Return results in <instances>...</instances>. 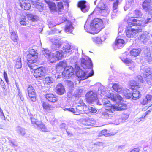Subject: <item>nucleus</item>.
Instances as JSON below:
<instances>
[{
  "mask_svg": "<svg viewBox=\"0 0 152 152\" xmlns=\"http://www.w3.org/2000/svg\"><path fill=\"white\" fill-rule=\"evenodd\" d=\"M81 65L84 69H88L87 70L83 71L79 67L76 65L75 67V72L77 77L80 79V80H83L93 76L94 72L91 68L92 66L91 61L86 56H83L81 60Z\"/></svg>",
  "mask_w": 152,
  "mask_h": 152,
  "instance_id": "obj_1",
  "label": "nucleus"
},
{
  "mask_svg": "<svg viewBox=\"0 0 152 152\" xmlns=\"http://www.w3.org/2000/svg\"><path fill=\"white\" fill-rule=\"evenodd\" d=\"M104 88V86H101L99 89V92H100L102 94L101 96L104 95L105 97L107 98L108 99L110 100L115 104L114 105H112V107L115 109V111L126 109L127 105L125 103L123 102L122 100V98L120 95L118 94L114 95V93H110L107 94H106Z\"/></svg>",
  "mask_w": 152,
  "mask_h": 152,
  "instance_id": "obj_2",
  "label": "nucleus"
},
{
  "mask_svg": "<svg viewBox=\"0 0 152 152\" xmlns=\"http://www.w3.org/2000/svg\"><path fill=\"white\" fill-rule=\"evenodd\" d=\"M107 98H104L102 100L105 110L101 109L99 111L101 117L103 118H108L111 116V114L115 112V108L112 107V104L109 102Z\"/></svg>",
  "mask_w": 152,
  "mask_h": 152,
  "instance_id": "obj_3",
  "label": "nucleus"
},
{
  "mask_svg": "<svg viewBox=\"0 0 152 152\" xmlns=\"http://www.w3.org/2000/svg\"><path fill=\"white\" fill-rule=\"evenodd\" d=\"M87 21L86 23L84 28L88 32L97 33L99 31L103 28V22L102 20L98 18L94 19L90 24V27L87 28Z\"/></svg>",
  "mask_w": 152,
  "mask_h": 152,
  "instance_id": "obj_4",
  "label": "nucleus"
},
{
  "mask_svg": "<svg viewBox=\"0 0 152 152\" xmlns=\"http://www.w3.org/2000/svg\"><path fill=\"white\" fill-rule=\"evenodd\" d=\"M110 12L107 6L104 3V0H101L97 6L96 7L92 14L98 15L102 14L104 16L107 15Z\"/></svg>",
  "mask_w": 152,
  "mask_h": 152,
  "instance_id": "obj_5",
  "label": "nucleus"
},
{
  "mask_svg": "<svg viewBox=\"0 0 152 152\" xmlns=\"http://www.w3.org/2000/svg\"><path fill=\"white\" fill-rule=\"evenodd\" d=\"M58 66L64 68V71L62 73L63 76L70 78L74 76V70L71 66H66V62L61 61L58 64Z\"/></svg>",
  "mask_w": 152,
  "mask_h": 152,
  "instance_id": "obj_6",
  "label": "nucleus"
},
{
  "mask_svg": "<svg viewBox=\"0 0 152 152\" xmlns=\"http://www.w3.org/2000/svg\"><path fill=\"white\" fill-rule=\"evenodd\" d=\"M127 23H128V22ZM133 23H132L131 26H129V24H128V26L129 27L135 26L134 27L128 28L126 31V35L127 37L129 38H135L137 36L138 33L141 32L142 31L140 27H139L138 26L134 25Z\"/></svg>",
  "mask_w": 152,
  "mask_h": 152,
  "instance_id": "obj_7",
  "label": "nucleus"
},
{
  "mask_svg": "<svg viewBox=\"0 0 152 152\" xmlns=\"http://www.w3.org/2000/svg\"><path fill=\"white\" fill-rule=\"evenodd\" d=\"M152 21V18H148L143 23H142L140 20H137L136 19H134L133 17L129 18L128 19V23L129 26H131L132 23H133V24L134 25L138 26L139 27H140L142 29V27H145L147 24L151 22Z\"/></svg>",
  "mask_w": 152,
  "mask_h": 152,
  "instance_id": "obj_8",
  "label": "nucleus"
},
{
  "mask_svg": "<svg viewBox=\"0 0 152 152\" xmlns=\"http://www.w3.org/2000/svg\"><path fill=\"white\" fill-rule=\"evenodd\" d=\"M141 72L143 76L146 78L145 80L147 83L150 85H152V75L150 74V69L147 66L142 65L141 67Z\"/></svg>",
  "mask_w": 152,
  "mask_h": 152,
  "instance_id": "obj_9",
  "label": "nucleus"
},
{
  "mask_svg": "<svg viewBox=\"0 0 152 152\" xmlns=\"http://www.w3.org/2000/svg\"><path fill=\"white\" fill-rule=\"evenodd\" d=\"M28 66L31 69H35L34 75L36 78H41L44 76L45 74V69L43 67H40L35 69L34 65L28 64Z\"/></svg>",
  "mask_w": 152,
  "mask_h": 152,
  "instance_id": "obj_10",
  "label": "nucleus"
},
{
  "mask_svg": "<svg viewBox=\"0 0 152 152\" xmlns=\"http://www.w3.org/2000/svg\"><path fill=\"white\" fill-rule=\"evenodd\" d=\"M87 108V106L86 105H84L83 106L82 105H77L75 107V108H65L64 109V110L72 112L75 115H79L81 113H85V112L82 111L86 110ZM85 113L86 112H85Z\"/></svg>",
  "mask_w": 152,
  "mask_h": 152,
  "instance_id": "obj_11",
  "label": "nucleus"
},
{
  "mask_svg": "<svg viewBox=\"0 0 152 152\" xmlns=\"http://www.w3.org/2000/svg\"><path fill=\"white\" fill-rule=\"evenodd\" d=\"M38 53L34 49H31L29 53L27 56V60L30 64H34L36 63L38 59Z\"/></svg>",
  "mask_w": 152,
  "mask_h": 152,
  "instance_id": "obj_12",
  "label": "nucleus"
},
{
  "mask_svg": "<svg viewBox=\"0 0 152 152\" xmlns=\"http://www.w3.org/2000/svg\"><path fill=\"white\" fill-rule=\"evenodd\" d=\"M86 97L87 102L89 103H92L95 101H97V95L92 91L87 92L86 95Z\"/></svg>",
  "mask_w": 152,
  "mask_h": 152,
  "instance_id": "obj_13",
  "label": "nucleus"
},
{
  "mask_svg": "<svg viewBox=\"0 0 152 152\" xmlns=\"http://www.w3.org/2000/svg\"><path fill=\"white\" fill-rule=\"evenodd\" d=\"M52 44L51 46L53 49H59L61 46L62 43L59 39L53 38L50 39Z\"/></svg>",
  "mask_w": 152,
  "mask_h": 152,
  "instance_id": "obj_14",
  "label": "nucleus"
},
{
  "mask_svg": "<svg viewBox=\"0 0 152 152\" xmlns=\"http://www.w3.org/2000/svg\"><path fill=\"white\" fill-rule=\"evenodd\" d=\"M41 103L45 112H51L54 109V107L48 102L41 101Z\"/></svg>",
  "mask_w": 152,
  "mask_h": 152,
  "instance_id": "obj_15",
  "label": "nucleus"
},
{
  "mask_svg": "<svg viewBox=\"0 0 152 152\" xmlns=\"http://www.w3.org/2000/svg\"><path fill=\"white\" fill-rule=\"evenodd\" d=\"M28 94L31 100L34 102L36 101L35 92L33 87L29 85L28 88Z\"/></svg>",
  "mask_w": 152,
  "mask_h": 152,
  "instance_id": "obj_16",
  "label": "nucleus"
},
{
  "mask_svg": "<svg viewBox=\"0 0 152 152\" xmlns=\"http://www.w3.org/2000/svg\"><path fill=\"white\" fill-rule=\"evenodd\" d=\"M142 7L146 11L152 10V1L151 0H145L142 3Z\"/></svg>",
  "mask_w": 152,
  "mask_h": 152,
  "instance_id": "obj_17",
  "label": "nucleus"
},
{
  "mask_svg": "<svg viewBox=\"0 0 152 152\" xmlns=\"http://www.w3.org/2000/svg\"><path fill=\"white\" fill-rule=\"evenodd\" d=\"M43 53L48 60L51 63L54 62V60H55L54 58H53L52 55H51V51L46 49H43L42 50Z\"/></svg>",
  "mask_w": 152,
  "mask_h": 152,
  "instance_id": "obj_18",
  "label": "nucleus"
},
{
  "mask_svg": "<svg viewBox=\"0 0 152 152\" xmlns=\"http://www.w3.org/2000/svg\"><path fill=\"white\" fill-rule=\"evenodd\" d=\"M64 55V53L62 50L57 51L53 53L52 54L53 58H54L55 60H54V62L61 59L63 58Z\"/></svg>",
  "mask_w": 152,
  "mask_h": 152,
  "instance_id": "obj_19",
  "label": "nucleus"
},
{
  "mask_svg": "<svg viewBox=\"0 0 152 152\" xmlns=\"http://www.w3.org/2000/svg\"><path fill=\"white\" fill-rule=\"evenodd\" d=\"M19 1L22 8L25 10H28L30 9L31 4L27 0H19Z\"/></svg>",
  "mask_w": 152,
  "mask_h": 152,
  "instance_id": "obj_20",
  "label": "nucleus"
},
{
  "mask_svg": "<svg viewBox=\"0 0 152 152\" xmlns=\"http://www.w3.org/2000/svg\"><path fill=\"white\" fill-rule=\"evenodd\" d=\"M106 38L105 36H103L101 37H94L92 38V40L97 45H100L104 41Z\"/></svg>",
  "mask_w": 152,
  "mask_h": 152,
  "instance_id": "obj_21",
  "label": "nucleus"
},
{
  "mask_svg": "<svg viewBox=\"0 0 152 152\" xmlns=\"http://www.w3.org/2000/svg\"><path fill=\"white\" fill-rule=\"evenodd\" d=\"M45 97L49 102L54 103L58 100L56 95L52 94H45Z\"/></svg>",
  "mask_w": 152,
  "mask_h": 152,
  "instance_id": "obj_22",
  "label": "nucleus"
},
{
  "mask_svg": "<svg viewBox=\"0 0 152 152\" xmlns=\"http://www.w3.org/2000/svg\"><path fill=\"white\" fill-rule=\"evenodd\" d=\"M74 27L72 26V22L69 21H66L65 26V32L71 33Z\"/></svg>",
  "mask_w": 152,
  "mask_h": 152,
  "instance_id": "obj_23",
  "label": "nucleus"
},
{
  "mask_svg": "<svg viewBox=\"0 0 152 152\" xmlns=\"http://www.w3.org/2000/svg\"><path fill=\"white\" fill-rule=\"evenodd\" d=\"M86 1H81L79 2L78 5V7L84 12H87L89 9V7L86 5Z\"/></svg>",
  "mask_w": 152,
  "mask_h": 152,
  "instance_id": "obj_24",
  "label": "nucleus"
},
{
  "mask_svg": "<svg viewBox=\"0 0 152 152\" xmlns=\"http://www.w3.org/2000/svg\"><path fill=\"white\" fill-rule=\"evenodd\" d=\"M125 44L124 41L119 38L118 36L116 38L115 42V46L116 48H122Z\"/></svg>",
  "mask_w": 152,
  "mask_h": 152,
  "instance_id": "obj_25",
  "label": "nucleus"
},
{
  "mask_svg": "<svg viewBox=\"0 0 152 152\" xmlns=\"http://www.w3.org/2000/svg\"><path fill=\"white\" fill-rule=\"evenodd\" d=\"M74 50V47L72 46L69 44H66L63 47V50L66 53L70 54Z\"/></svg>",
  "mask_w": 152,
  "mask_h": 152,
  "instance_id": "obj_26",
  "label": "nucleus"
},
{
  "mask_svg": "<svg viewBox=\"0 0 152 152\" xmlns=\"http://www.w3.org/2000/svg\"><path fill=\"white\" fill-rule=\"evenodd\" d=\"M56 90L57 91V93L59 95L63 94L65 91L64 87L61 84H58L56 86Z\"/></svg>",
  "mask_w": 152,
  "mask_h": 152,
  "instance_id": "obj_27",
  "label": "nucleus"
},
{
  "mask_svg": "<svg viewBox=\"0 0 152 152\" xmlns=\"http://www.w3.org/2000/svg\"><path fill=\"white\" fill-rule=\"evenodd\" d=\"M113 89L118 93L121 94L123 93V89L122 86L118 83H115L112 86Z\"/></svg>",
  "mask_w": 152,
  "mask_h": 152,
  "instance_id": "obj_28",
  "label": "nucleus"
},
{
  "mask_svg": "<svg viewBox=\"0 0 152 152\" xmlns=\"http://www.w3.org/2000/svg\"><path fill=\"white\" fill-rule=\"evenodd\" d=\"M17 132L20 135L23 136L26 134V130L24 128L20 126H18L16 128Z\"/></svg>",
  "mask_w": 152,
  "mask_h": 152,
  "instance_id": "obj_29",
  "label": "nucleus"
},
{
  "mask_svg": "<svg viewBox=\"0 0 152 152\" xmlns=\"http://www.w3.org/2000/svg\"><path fill=\"white\" fill-rule=\"evenodd\" d=\"M30 119L33 125L37 129H38L41 124H42V121H38L34 118H31Z\"/></svg>",
  "mask_w": 152,
  "mask_h": 152,
  "instance_id": "obj_30",
  "label": "nucleus"
},
{
  "mask_svg": "<svg viewBox=\"0 0 152 152\" xmlns=\"http://www.w3.org/2000/svg\"><path fill=\"white\" fill-rule=\"evenodd\" d=\"M50 10L52 12L55 11L56 10V7L55 3L53 2L46 1Z\"/></svg>",
  "mask_w": 152,
  "mask_h": 152,
  "instance_id": "obj_31",
  "label": "nucleus"
},
{
  "mask_svg": "<svg viewBox=\"0 0 152 152\" xmlns=\"http://www.w3.org/2000/svg\"><path fill=\"white\" fill-rule=\"evenodd\" d=\"M119 1L118 0H116L113 3V12L112 15H116L118 10V4Z\"/></svg>",
  "mask_w": 152,
  "mask_h": 152,
  "instance_id": "obj_32",
  "label": "nucleus"
},
{
  "mask_svg": "<svg viewBox=\"0 0 152 152\" xmlns=\"http://www.w3.org/2000/svg\"><path fill=\"white\" fill-rule=\"evenodd\" d=\"M140 49H133L130 50V53L132 56L136 57L138 56L141 52Z\"/></svg>",
  "mask_w": 152,
  "mask_h": 152,
  "instance_id": "obj_33",
  "label": "nucleus"
},
{
  "mask_svg": "<svg viewBox=\"0 0 152 152\" xmlns=\"http://www.w3.org/2000/svg\"><path fill=\"white\" fill-rule=\"evenodd\" d=\"M148 33L146 31L143 32L140 37V40L144 43L145 42L148 40Z\"/></svg>",
  "mask_w": 152,
  "mask_h": 152,
  "instance_id": "obj_34",
  "label": "nucleus"
},
{
  "mask_svg": "<svg viewBox=\"0 0 152 152\" xmlns=\"http://www.w3.org/2000/svg\"><path fill=\"white\" fill-rule=\"evenodd\" d=\"M152 97V96L151 95L148 94L147 95L145 98L141 102V104L145 105L150 102L151 99Z\"/></svg>",
  "mask_w": 152,
  "mask_h": 152,
  "instance_id": "obj_35",
  "label": "nucleus"
},
{
  "mask_svg": "<svg viewBox=\"0 0 152 152\" xmlns=\"http://www.w3.org/2000/svg\"><path fill=\"white\" fill-rule=\"evenodd\" d=\"M10 38L14 42H17L18 39V37L15 32L13 30L10 33Z\"/></svg>",
  "mask_w": 152,
  "mask_h": 152,
  "instance_id": "obj_36",
  "label": "nucleus"
},
{
  "mask_svg": "<svg viewBox=\"0 0 152 152\" xmlns=\"http://www.w3.org/2000/svg\"><path fill=\"white\" fill-rule=\"evenodd\" d=\"M28 19L32 21H35L39 19V17L37 15L32 14H29L27 15Z\"/></svg>",
  "mask_w": 152,
  "mask_h": 152,
  "instance_id": "obj_37",
  "label": "nucleus"
},
{
  "mask_svg": "<svg viewBox=\"0 0 152 152\" xmlns=\"http://www.w3.org/2000/svg\"><path fill=\"white\" fill-rule=\"evenodd\" d=\"M32 4L35 7L38 9L42 7L41 3L39 2V0H31Z\"/></svg>",
  "mask_w": 152,
  "mask_h": 152,
  "instance_id": "obj_38",
  "label": "nucleus"
},
{
  "mask_svg": "<svg viewBox=\"0 0 152 152\" xmlns=\"http://www.w3.org/2000/svg\"><path fill=\"white\" fill-rule=\"evenodd\" d=\"M140 95L139 91H134L132 94V99L134 100H136L140 97Z\"/></svg>",
  "mask_w": 152,
  "mask_h": 152,
  "instance_id": "obj_39",
  "label": "nucleus"
},
{
  "mask_svg": "<svg viewBox=\"0 0 152 152\" xmlns=\"http://www.w3.org/2000/svg\"><path fill=\"white\" fill-rule=\"evenodd\" d=\"M15 65V66L17 69H20L21 67V59L20 57H18L16 60Z\"/></svg>",
  "mask_w": 152,
  "mask_h": 152,
  "instance_id": "obj_40",
  "label": "nucleus"
},
{
  "mask_svg": "<svg viewBox=\"0 0 152 152\" xmlns=\"http://www.w3.org/2000/svg\"><path fill=\"white\" fill-rule=\"evenodd\" d=\"M54 81L53 79L50 77H47L45 78L44 80V83L49 85L51 83H53Z\"/></svg>",
  "mask_w": 152,
  "mask_h": 152,
  "instance_id": "obj_41",
  "label": "nucleus"
},
{
  "mask_svg": "<svg viewBox=\"0 0 152 152\" xmlns=\"http://www.w3.org/2000/svg\"><path fill=\"white\" fill-rule=\"evenodd\" d=\"M133 1L134 0H128V3H127L126 5L124 7L125 11L127 10L130 8L131 5L133 3Z\"/></svg>",
  "mask_w": 152,
  "mask_h": 152,
  "instance_id": "obj_42",
  "label": "nucleus"
},
{
  "mask_svg": "<svg viewBox=\"0 0 152 152\" xmlns=\"http://www.w3.org/2000/svg\"><path fill=\"white\" fill-rule=\"evenodd\" d=\"M122 61L127 66H129L134 62L128 58L121 59Z\"/></svg>",
  "mask_w": 152,
  "mask_h": 152,
  "instance_id": "obj_43",
  "label": "nucleus"
},
{
  "mask_svg": "<svg viewBox=\"0 0 152 152\" xmlns=\"http://www.w3.org/2000/svg\"><path fill=\"white\" fill-rule=\"evenodd\" d=\"M38 129L39 130H41L42 131L44 132L48 131V129L46 127L42 122L40 125Z\"/></svg>",
  "mask_w": 152,
  "mask_h": 152,
  "instance_id": "obj_44",
  "label": "nucleus"
},
{
  "mask_svg": "<svg viewBox=\"0 0 152 152\" xmlns=\"http://www.w3.org/2000/svg\"><path fill=\"white\" fill-rule=\"evenodd\" d=\"M133 13L134 16L135 17H140L142 15L141 12L138 10H136Z\"/></svg>",
  "mask_w": 152,
  "mask_h": 152,
  "instance_id": "obj_45",
  "label": "nucleus"
},
{
  "mask_svg": "<svg viewBox=\"0 0 152 152\" xmlns=\"http://www.w3.org/2000/svg\"><path fill=\"white\" fill-rule=\"evenodd\" d=\"M125 91L123 90V93H122L125 96L127 99H129L132 97V94L131 93H128L129 90H128V92L127 93L125 92Z\"/></svg>",
  "mask_w": 152,
  "mask_h": 152,
  "instance_id": "obj_46",
  "label": "nucleus"
},
{
  "mask_svg": "<svg viewBox=\"0 0 152 152\" xmlns=\"http://www.w3.org/2000/svg\"><path fill=\"white\" fill-rule=\"evenodd\" d=\"M145 58L146 60L149 62L151 60V53H147L145 56Z\"/></svg>",
  "mask_w": 152,
  "mask_h": 152,
  "instance_id": "obj_47",
  "label": "nucleus"
},
{
  "mask_svg": "<svg viewBox=\"0 0 152 152\" xmlns=\"http://www.w3.org/2000/svg\"><path fill=\"white\" fill-rule=\"evenodd\" d=\"M83 92L82 90L78 89L75 92V94L76 97H79L80 96Z\"/></svg>",
  "mask_w": 152,
  "mask_h": 152,
  "instance_id": "obj_48",
  "label": "nucleus"
},
{
  "mask_svg": "<svg viewBox=\"0 0 152 152\" xmlns=\"http://www.w3.org/2000/svg\"><path fill=\"white\" fill-rule=\"evenodd\" d=\"M88 110L89 112L93 113H95L97 112V110L94 107L89 106L88 108Z\"/></svg>",
  "mask_w": 152,
  "mask_h": 152,
  "instance_id": "obj_49",
  "label": "nucleus"
},
{
  "mask_svg": "<svg viewBox=\"0 0 152 152\" xmlns=\"http://www.w3.org/2000/svg\"><path fill=\"white\" fill-rule=\"evenodd\" d=\"M130 85L131 86V88L133 89L134 87L135 86H138V83H137L136 81L134 80H132L130 82Z\"/></svg>",
  "mask_w": 152,
  "mask_h": 152,
  "instance_id": "obj_50",
  "label": "nucleus"
},
{
  "mask_svg": "<svg viewBox=\"0 0 152 152\" xmlns=\"http://www.w3.org/2000/svg\"><path fill=\"white\" fill-rule=\"evenodd\" d=\"M107 131L106 129L102 130L101 132V135H103L105 136H110V134L107 133Z\"/></svg>",
  "mask_w": 152,
  "mask_h": 152,
  "instance_id": "obj_51",
  "label": "nucleus"
},
{
  "mask_svg": "<svg viewBox=\"0 0 152 152\" xmlns=\"http://www.w3.org/2000/svg\"><path fill=\"white\" fill-rule=\"evenodd\" d=\"M135 65L134 62H133V63L129 66V69L134 71L135 70Z\"/></svg>",
  "mask_w": 152,
  "mask_h": 152,
  "instance_id": "obj_52",
  "label": "nucleus"
},
{
  "mask_svg": "<svg viewBox=\"0 0 152 152\" xmlns=\"http://www.w3.org/2000/svg\"><path fill=\"white\" fill-rule=\"evenodd\" d=\"M58 7L59 10L63 9L64 7L62 2H59L58 3Z\"/></svg>",
  "mask_w": 152,
  "mask_h": 152,
  "instance_id": "obj_53",
  "label": "nucleus"
},
{
  "mask_svg": "<svg viewBox=\"0 0 152 152\" xmlns=\"http://www.w3.org/2000/svg\"><path fill=\"white\" fill-rule=\"evenodd\" d=\"M96 144L97 145V146L100 149L101 148H103L104 147V144L102 142H98Z\"/></svg>",
  "mask_w": 152,
  "mask_h": 152,
  "instance_id": "obj_54",
  "label": "nucleus"
},
{
  "mask_svg": "<svg viewBox=\"0 0 152 152\" xmlns=\"http://www.w3.org/2000/svg\"><path fill=\"white\" fill-rule=\"evenodd\" d=\"M4 76L6 82L7 83H8L9 81L7 77V74L5 71L4 73Z\"/></svg>",
  "mask_w": 152,
  "mask_h": 152,
  "instance_id": "obj_55",
  "label": "nucleus"
},
{
  "mask_svg": "<svg viewBox=\"0 0 152 152\" xmlns=\"http://www.w3.org/2000/svg\"><path fill=\"white\" fill-rule=\"evenodd\" d=\"M136 78L137 79H138V81L142 83L144 81L143 80L142 76H141L140 75H138L137 76Z\"/></svg>",
  "mask_w": 152,
  "mask_h": 152,
  "instance_id": "obj_56",
  "label": "nucleus"
},
{
  "mask_svg": "<svg viewBox=\"0 0 152 152\" xmlns=\"http://www.w3.org/2000/svg\"><path fill=\"white\" fill-rule=\"evenodd\" d=\"M61 31H59L58 30L54 28L53 29L52 31L51 34H54L55 33H60L61 32Z\"/></svg>",
  "mask_w": 152,
  "mask_h": 152,
  "instance_id": "obj_57",
  "label": "nucleus"
},
{
  "mask_svg": "<svg viewBox=\"0 0 152 152\" xmlns=\"http://www.w3.org/2000/svg\"><path fill=\"white\" fill-rule=\"evenodd\" d=\"M69 0H63V2L64 4V6L68 8L69 6Z\"/></svg>",
  "mask_w": 152,
  "mask_h": 152,
  "instance_id": "obj_58",
  "label": "nucleus"
},
{
  "mask_svg": "<svg viewBox=\"0 0 152 152\" xmlns=\"http://www.w3.org/2000/svg\"><path fill=\"white\" fill-rule=\"evenodd\" d=\"M9 142L10 144V145L12 146L13 147H17L18 145L17 144H15L14 143L12 142L11 140H9Z\"/></svg>",
  "mask_w": 152,
  "mask_h": 152,
  "instance_id": "obj_59",
  "label": "nucleus"
},
{
  "mask_svg": "<svg viewBox=\"0 0 152 152\" xmlns=\"http://www.w3.org/2000/svg\"><path fill=\"white\" fill-rule=\"evenodd\" d=\"M0 116L2 118H5V117L2 109L0 107Z\"/></svg>",
  "mask_w": 152,
  "mask_h": 152,
  "instance_id": "obj_60",
  "label": "nucleus"
},
{
  "mask_svg": "<svg viewBox=\"0 0 152 152\" xmlns=\"http://www.w3.org/2000/svg\"><path fill=\"white\" fill-rule=\"evenodd\" d=\"M129 115H128L123 114L122 117V120L125 121L127 119Z\"/></svg>",
  "mask_w": 152,
  "mask_h": 152,
  "instance_id": "obj_61",
  "label": "nucleus"
},
{
  "mask_svg": "<svg viewBox=\"0 0 152 152\" xmlns=\"http://www.w3.org/2000/svg\"><path fill=\"white\" fill-rule=\"evenodd\" d=\"M67 85H68L70 87H72L73 86L74 83L73 82L71 81H70L69 80H67Z\"/></svg>",
  "mask_w": 152,
  "mask_h": 152,
  "instance_id": "obj_62",
  "label": "nucleus"
},
{
  "mask_svg": "<svg viewBox=\"0 0 152 152\" xmlns=\"http://www.w3.org/2000/svg\"><path fill=\"white\" fill-rule=\"evenodd\" d=\"M130 152H139V149L138 148H135L132 149Z\"/></svg>",
  "mask_w": 152,
  "mask_h": 152,
  "instance_id": "obj_63",
  "label": "nucleus"
},
{
  "mask_svg": "<svg viewBox=\"0 0 152 152\" xmlns=\"http://www.w3.org/2000/svg\"><path fill=\"white\" fill-rule=\"evenodd\" d=\"M151 110H149L148 111H147L145 113V116L144 117H143V116H142V117H141V118H144V117H145L146 115H147L150 112H151Z\"/></svg>",
  "mask_w": 152,
  "mask_h": 152,
  "instance_id": "obj_64",
  "label": "nucleus"
}]
</instances>
